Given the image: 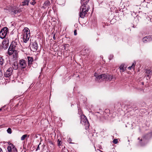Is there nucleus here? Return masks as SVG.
<instances>
[{
	"label": "nucleus",
	"mask_w": 152,
	"mask_h": 152,
	"mask_svg": "<svg viewBox=\"0 0 152 152\" xmlns=\"http://www.w3.org/2000/svg\"><path fill=\"white\" fill-rule=\"evenodd\" d=\"M89 0H81L82 5L80 7L79 15L80 18H84L87 14L89 10V7L86 5Z\"/></svg>",
	"instance_id": "f257e3e1"
},
{
	"label": "nucleus",
	"mask_w": 152,
	"mask_h": 152,
	"mask_svg": "<svg viewBox=\"0 0 152 152\" xmlns=\"http://www.w3.org/2000/svg\"><path fill=\"white\" fill-rule=\"evenodd\" d=\"M19 52L18 50L8 49L7 53L9 56L12 55V58L14 60H16L18 57Z\"/></svg>",
	"instance_id": "f03ea898"
},
{
	"label": "nucleus",
	"mask_w": 152,
	"mask_h": 152,
	"mask_svg": "<svg viewBox=\"0 0 152 152\" xmlns=\"http://www.w3.org/2000/svg\"><path fill=\"white\" fill-rule=\"evenodd\" d=\"M20 46V43L19 41L16 39L12 42L8 49L18 50Z\"/></svg>",
	"instance_id": "7ed1b4c3"
},
{
	"label": "nucleus",
	"mask_w": 152,
	"mask_h": 152,
	"mask_svg": "<svg viewBox=\"0 0 152 152\" xmlns=\"http://www.w3.org/2000/svg\"><path fill=\"white\" fill-rule=\"evenodd\" d=\"M10 11L12 14L14 15L16 14L18 16L21 15V10L18 7H14L10 9Z\"/></svg>",
	"instance_id": "20e7f679"
},
{
	"label": "nucleus",
	"mask_w": 152,
	"mask_h": 152,
	"mask_svg": "<svg viewBox=\"0 0 152 152\" xmlns=\"http://www.w3.org/2000/svg\"><path fill=\"white\" fill-rule=\"evenodd\" d=\"M8 32V28L7 27H5L2 29L0 31V38L2 39L7 38Z\"/></svg>",
	"instance_id": "39448f33"
},
{
	"label": "nucleus",
	"mask_w": 152,
	"mask_h": 152,
	"mask_svg": "<svg viewBox=\"0 0 152 152\" xmlns=\"http://www.w3.org/2000/svg\"><path fill=\"white\" fill-rule=\"evenodd\" d=\"M80 119V123L88 127L89 126V124L86 117L83 115H81Z\"/></svg>",
	"instance_id": "423d86ee"
},
{
	"label": "nucleus",
	"mask_w": 152,
	"mask_h": 152,
	"mask_svg": "<svg viewBox=\"0 0 152 152\" xmlns=\"http://www.w3.org/2000/svg\"><path fill=\"white\" fill-rule=\"evenodd\" d=\"M9 39L7 38H6L3 40L2 42L1 48H2L4 49H7L9 46Z\"/></svg>",
	"instance_id": "0eeeda50"
},
{
	"label": "nucleus",
	"mask_w": 152,
	"mask_h": 152,
	"mask_svg": "<svg viewBox=\"0 0 152 152\" xmlns=\"http://www.w3.org/2000/svg\"><path fill=\"white\" fill-rule=\"evenodd\" d=\"M12 69L11 67L9 68L4 73V76L7 77H9L12 75Z\"/></svg>",
	"instance_id": "6e6552de"
},
{
	"label": "nucleus",
	"mask_w": 152,
	"mask_h": 152,
	"mask_svg": "<svg viewBox=\"0 0 152 152\" xmlns=\"http://www.w3.org/2000/svg\"><path fill=\"white\" fill-rule=\"evenodd\" d=\"M19 64L20 67L22 69L25 68L27 65L26 62L25 60L22 59L19 61Z\"/></svg>",
	"instance_id": "1a4fd4ad"
},
{
	"label": "nucleus",
	"mask_w": 152,
	"mask_h": 152,
	"mask_svg": "<svg viewBox=\"0 0 152 152\" xmlns=\"http://www.w3.org/2000/svg\"><path fill=\"white\" fill-rule=\"evenodd\" d=\"M38 48L37 44L36 42L32 43V45L31 47V50L34 52L36 51L37 49Z\"/></svg>",
	"instance_id": "9d476101"
},
{
	"label": "nucleus",
	"mask_w": 152,
	"mask_h": 152,
	"mask_svg": "<svg viewBox=\"0 0 152 152\" xmlns=\"http://www.w3.org/2000/svg\"><path fill=\"white\" fill-rule=\"evenodd\" d=\"M103 75H105L104 77L103 80L110 81L113 78V76L111 75L105 74H104Z\"/></svg>",
	"instance_id": "9b49d317"
},
{
	"label": "nucleus",
	"mask_w": 152,
	"mask_h": 152,
	"mask_svg": "<svg viewBox=\"0 0 152 152\" xmlns=\"http://www.w3.org/2000/svg\"><path fill=\"white\" fill-rule=\"evenodd\" d=\"M103 74L100 75L96 78L95 80L98 82H101L102 80H103L104 77L105 75Z\"/></svg>",
	"instance_id": "f8f14e48"
},
{
	"label": "nucleus",
	"mask_w": 152,
	"mask_h": 152,
	"mask_svg": "<svg viewBox=\"0 0 152 152\" xmlns=\"http://www.w3.org/2000/svg\"><path fill=\"white\" fill-rule=\"evenodd\" d=\"M152 39L151 36H147L142 39V41L144 43H146L150 41Z\"/></svg>",
	"instance_id": "ddd939ff"
},
{
	"label": "nucleus",
	"mask_w": 152,
	"mask_h": 152,
	"mask_svg": "<svg viewBox=\"0 0 152 152\" xmlns=\"http://www.w3.org/2000/svg\"><path fill=\"white\" fill-rule=\"evenodd\" d=\"M30 34H23V40L24 42L26 43L29 39Z\"/></svg>",
	"instance_id": "4468645a"
},
{
	"label": "nucleus",
	"mask_w": 152,
	"mask_h": 152,
	"mask_svg": "<svg viewBox=\"0 0 152 152\" xmlns=\"http://www.w3.org/2000/svg\"><path fill=\"white\" fill-rule=\"evenodd\" d=\"M28 66L30 67L31 65L32 64V62L33 61V59L32 57H28Z\"/></svg>",
	"instance_id": "2eb2a0df"
},
{
	"label": "nucleus",
	"mask_w": 152,
	"mask_h": 152,
	"mask_svg": "<svg viewBox=\"0 0 152 152\" xmlns=\"http://www.w3.org/2000/svg\"><path fill=\"white\" fill-rule=\"evenodd\" d=\"M151 73V71L150 70H146V75H145L146 77V78L147 80L149 79L150 78V74Z\"/></svg>",
	"instance_id": "dca6fc26"
},
{
	"label": "nucleus",
	"mask_w": 152,
	"mask_h": 152,
	"mask_svg": "<svg viewBox=\"0 0 152 152\" xmlns=\"http://www.w3.org/2000/svg\"><path fill=\"white\" fill-rule=\"evenodd\" d=\"M12 68L15 70H16L18 69V66L17 62H14L12 65Z\"/></svg>",
	"instance_id": "f3484780"
},
{
	"label": "nucleus",
	"mask_w": 152,
	"mask_h": 152,
	"mask_svg": "<svg viewBox=\"0 0 152 152\" xmlns=\"http://www.w3.org/2000/svg\"><path fill=\"white\" fill-rule=\"evenodd\" d=\"M23 34H30V31L29 29L27 28H25L24 29Z\"/></svg>",
	"instance_id": "a211bd4d"
},
{
	"label": "nucleus",
	"mask_w": 152,
	"mask_h": 152,
	"mask_svg": "<svg viewBox=\"0 0 152 152\" xmlns=\"http://www.w3.org/2000/svg\"><path fill=\"white\" fill-rule=\"evenodd\" d=\"M24 1L22 2V5L25 6L26 5H28V4L29 1L27 0H24Z\"/></svg>",
	"instance_id": "6ab92c4d"
},
{
	"label": "nucleus",
	"mask_w": 152,
	"mask_h": 152,
	"mask_svg": "<svg viewBox=\"0 0 152 152\" xmlns=\"http://www.w3.org/2000/svg\"><path fill=\"white\" fill-rule=\"evenodd\" d=\"M119 68H120V72H124L125 70V69L124 68V66L123 65H121L119 67Z\"/></svg>",
	"instance_id": "aec40b11"
},
{
	"label": "nucleus",
	"mask_w": 152,
	"mask_h": 152,
	"mask_svg": "<svg viewBox=\"0 0 152 152\" xmlns=\"http://www.w3.org/2000/svg\"><path fill=\"white\" fill-rule=\"evenodd\" d=\"M12 147L11 145L7 147V149L8 151L9 152H12Z\"/></svg>",
	"instance_id": "412c9836"
},
{
	"label": "nucleus",
	"mask_w": 152,
	"mask_h": 152,
	"mask_svg": "<svg viewBox=\"0 0 152 152\" xmlns=\"http://www.w3.org/2000/svg\"><path fill=\"white\" fill-rule=\"evenodd\" d=\"M4 62V59L1 57H0V64L1 65H3Z\"/></svg>",
	"instance_id": "4be33fe9"
},
{
	"label": "nucleus",
	"mask_w": 152,
	"mask_h": 152,
	"mask_svg": "<svg viewBox=\"0 0 152 152\" xmlns=\"http://www.w3.org/2000/svg\"><path fill=\"white\" fill-rule=\"evenodd\" d=\"M11 146L12 147V150H13V152H15L16 151V152H18L17 151V149L15 146L12 144H11Z\"/></svg>",
	"instance_id": "5701e85b"
},
{
	"label": "nucleus",
	"mask_w": 152,
	"mask_h": 152,
	"mask_svg": "<svg viewBox=\"0 0 152 152\" xmlns=\"http://www.w3.org/2000/svg\"><path fill=\"white\" fill-rule=\"evenodd\" d=\"M50 5V3L49 1H46L44 3V5L46 7H48V6H49Z\"/></svg>",
	"instance_id": "b1692460"
},
{
	"label": "nucleus",
	"mask_w": 152,
	"mask_h": 152,
	"mask_svg": "<svg viewBox=\"0 0 152 152\" xmlns=\"http://www.w3.org/2000/svg\"><path fill=\"white\" fill-rule=\"evenodd\" d=\"M135 63H133L132 65L131 66L129 67L128 68L129 70H130L132 68L133 69L135 66Z\"/></svg>",
	"instance_id": "393cba45"
},
{
	"label": "nucleus",
	"mask_w": 152,
	"mask_h": 152,
	"mask_svg": "<svg viewBox=\"0 0 152 152\" xmlns=\"http://www.w3.org/2000/svg\"><path fill=\"white\" fill-rule=\"evenodd\" d=\"M57 1L59 4H63L65 2V0H57Z\"/></svg>",
	"instance_id": "a878e982"
},
{
	"label": "nucleus",
	"mask_w": 152,
	"mask_h": 152,
	"mask_svg": "<svg viewBox=\"0 0 152 152\" xmlns=\"http://www.w3.org/2000/svg\"><path fill=\"white\" fill-rule=\"evenodd\" d=\"M28 135L27 134H24L22 136L21 138V140H24L25 138L27 137Z\"/></svg>",
	"instance_id": "bb28decb"
},
{
	"label": "nucleus",
	"mask_w": 152,
	"mask_h": 152,
	"mask_svg": "<svg viewBox=\"0 0 152 152\" xmlns=\"http://www.w3.org/2000/svg\"><path fill=\"white\" fill-rule=\"evenodd\" d=\"M7 132L8 133L11 134L12 133V130L10 128H9L7 130Z\"/></svg>",
	"instance_id": "cd10ccee"
},
{
	"label": "nucleus",
	"mask_w": 152,
	"mask_h": 152,
	"mask_svg": "<svg viewBox=\"0 0 152 152\" xmlns=\"http://www.w3.org/2000/svg\"><path fill=\"white\" fill-rule=\"evenodd\" d=\"M118 140L117 139H114L113 141V142L115 144H117L118 143Z\"/></svg>",
	"instance_id": "c85d7f7f"
},
{
	"label": "nucleus",
	"mask_w": 152,
	"mask_h": 152,
	"mask_svg": "<svg viewBox=\"0 0 152 152\" xmlns=\"http://www.w3.org/2000/svg\"><path fill=\"white\" fill-rule=\"evenodd\" d=\"M58 146H60L62 143V142H61V141L59 140H58Z\"/></svg>",
	"instance_id": "c756f323"
},
{
	"label": "nucleus",
	"mask_w": 152,
	"mask_h": 152,
	"mask_svg": "<svg viewBox=\"0 0 152 152\" xmlns=\"http://www.w3.org/2000/svg\"><path fill=\"white\" fill-rule=\"evenodd\" d=\"M74 34L75 35H76L77 34L76 30H75L74 31Z\"/></svg>",
	"instance_id": "7c9ffc66"
},
{
	"label": "nucleus",
	"mask_w": 152,
	"mask_h": 152,
	"mask_svg": "<svg viewBox=\"0 0 152 152\" xmlns=\"http://www.w3.org/2000/svg\"><path fill=\"white\" fill-rule=\"evenodd\" d=\"M36 3V2L35 1H33L31 3V4L32 5H34Z\"/></svg>",
	"instance_id": "2f4dec72"
},
{
	"label": "nucleus",
	"mask_w": 152,
	"mask_h": 152,
	"mask_svg": "<svg viewBox=\"0 0 152 152\" xmlns=\"http://www.w3.org/2000/svg\"><path fill=\"white\" fill-rule=\"evenodd\" d=\"M98 74L97 73H94V76L96 77H96L98 76Z\"/></svg>",
	"instance_id": "473e14b6"
},
{
	"label": "nucleus",
	"mask_w": 152,
	"mask_h": 152,
	"mask_svg": "<svg viewBox=\"0 0 152 152\" xmlns=\"http://www.w3.org/2000/svg\"><path fill=\"white\" fill-rule=\"evenodd\" d=\"M39 145H38V147H37L36 150H39Z\"/></svg>",
	"instance_id": "72a5a7b5"
},
{
	"label": "nucleus",
	"mask_w": 152,
	"mask_h": 152,
	"mask_svg": "<svg viewBox=\"0 0 152 152\" xmlns=\"http://www.w3.org/2000/svg\"><path fill=\"white\" fill-rule=\"evenodd\" d=\"M0 152H2L1 149L0 148Z\"/></svg>",
	"instance_id": "f704fd0d"
},
{
	"label": "nucleus",
	"mask_w": 152,
	"mask_h": 152,
	"mask_svg": "<svg viewBox=\"0 0 152 152\" xmlns=\"http://www.w3.org/2000/svg\"><path fill=\"white\" fill-rule=\"evenodd\" d=\"M2 109L1 108L0 109V111H1V110Z\"/></svg>",
	"instance_id": "c9c22d12"
},
{
	"label": "nucleus",
	"mask_w": 152,
	"mask_h": 152,
	"mask_svg": "<svg viewBox=\"0 0 152 152\" xmlns=\"http://www.w3.org/2000/svg\"><path fill=\"white\" fill-rule=\"evenodd\" d=\"M53 39H55V37H53Z\"/></svg>",
	"instance_id": "e433bc0d"
},
{
	"label": "nucleus",
	"mask_w": 152,
	"mask_h": 152,
	"mask_svg": "<svg viewBox=\"0 0 152 152\" xmlns=\"http://www.w3.org/2000/svg\"><path fill=\"white\" fill-rule=\"evenodd\" d=\"M33 1H35L36 0H32Z\"/></svg>",
	"instance_id": "4c0bfd02"
},
{
	"label": "nucleus",
	"mask_w": 152,
	"mask_h": 152,
	"mask_svg": "<svg viewBox=\"0 0 152 152\" xmlns=\"http://www.w3.org/2000/svg\"><path fill=\"white\" fill-rule=\"evenodd\" d=\"M138 140H140V138H138Z\"/></svg>",
	"instance_id": "58836bf2"
},
{
	"label": "nucleus",
	"mask_w": 152,
	"mask_h": 152,
	"mask_svg": "<svg viewBox=\"0 0 152 152\" xmlns=\"http://www.w3.org/2000/svg\"><path fill=\"white\" fill-rule=\"evenodd\" d=\"M142 139H141L140 140V141H142Z\"/></svg>",
	"instance_id": "ea45409f"
},
{
	"label": "nucleus",
	"mask_w": 152,
	"mask_h": 152,
	"mask_svg": "<svg viewBox=\"0 0 152 152\" xmlns=\"http://www.w3.org/2000/svg\"><path fill=\"white\" fill-rule=\"evenodd\" d=\"M23 152H26V151H24Z\"/></svg>",
	"instance_id": "a19ab883"
},
{
	"label": "nucleus",
	"mask_w": 152,
	"mask_h": 152,
	"mask_svg": "<svg viewBox=\"0 0 152 152\" xmlns=\"http://www.w3.org/2000/svg\"><path fill=\"white\" fill-rule=\"evenodd\" d=\"M142 84H144V83H142Z\"/></svg>",
	"instance_id": "79ce46f5"
},
{
	"label": "nucleus",
	"mask_w": 152,
	"mask_h": 152,
	"mask_svg": "<svg viewBox=\"0 0 152 152\" xmlns=\"http://www.w3.org/2000/svg\"><path fill=\"white\" fill-rule=\"evenodd\" d=\"M142 84H144V83H142Z\"/></svg>",
	"instance_id": "37998d69"
}]
</instances>
